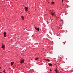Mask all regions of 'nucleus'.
<instances>
[{
    "label": "nucleus",
    "instance_id": "f257e3e1",
    "mask_svg": "<svg viewBox=\"0 0 73 73\" xmlns=\"http://www.w3.org/2000/svg\"><path fill=\"white\" fill-rule=\"evenodd\" d=\"M24 62V60L23 59L21 60L20 62L21 64H23Z\"/></svg>",
    "mask_w": 73,
    "mask_h": 73
},
{
    "label": "nucleus",
    "instance_id": "f03ea898",
    "mask_svg": "<svg viewBox=\"0 0 73 73\" xmlns=\"http://www.w3.org/2000/svg\"><path fill=\"white\" fill-rule=\"evenodd\" d=\"M35 29L36 30V31H39V28H37L36 27H35Z\"/></svg>",
    "mask_w": 73,
    "mask_h": 73
},
{
    "label": "nucleus",
    "instance_id": "7ed1b4c3",
    "mask_svg": "<svg viewBox=\"0 0 73 73\" xmlns=\"http://www.w3.org/2000/svg\"><path fill=\"white\" fill-rule=\"evenodd\" d=\"M25 9L26 10L25 12H27V11H28V7H25Z\"/></svg>",
    "mask_w": 73,
    "mask_h": 73
},
{
    "label": "nucleus",
    "instance_id": "20e7f679",
    "mask_svg": "<svg viewBox=\"0 0 73 73\" xmlns=\"http://www.w3.org/2000/svg\"><path fill=\"white\" fill-rule=\"evenodd\" d=\"M4 37H6V36H7V35H6V33L4 32Z\"/></svg>",
    "mask_w": 73,
    "mask_h": 73
},
{
    "label": "nucleus",
    "instance_id": "39448f33",
    "mask_svg": "<svg viewBox=\"0 0 73 73\" xmlns=\"http://www.w3.org/2000/svg\"><path fill=\"white\" fill-rule=\"evenodd\" d=\"M13 64H14V62H11V65H13Z\"/></svg>",
    "mask_w": 73,
    "mask_h": 73
},
{
    "label": "nucleus",
    "instance_id": "423d86ee",
    "mask_svg": "<svg viewBox=\"0 0 73 73\" xmlns=\"http://www.w3.org/2000/svg\"><path fill=\"white\" fill-rule=\"evenodd\" d=\"M50 14L52 16H54V13L51 12L50 13Z\"/></svg>",
    "mask_w": 73,
    "mask_h": 73
},
{
    "label": "nucleus",
    "instance_id": "0eeeda50",
    "mask_svg": "<svg viewBox=\"0 0 73 73\" xmlns=\"http://www.w3.org/2000/svg\"><path fill=\"white\" fill-rule=\"evenodd\" d=\"M2 48H3V49H4V48H5V45H2Z\"/></svg>",
    "mask_w": 73,
    "mask_h": 73
},
{
    "label": "nucleus",
    "instance_id": "6e6552de",
    "mask_svg": "<svg viewBox=\"0 0 73 73\" xmlns=\"http://www.w3.org/2000/svg\"><path fill=\"white\" fill-rule=\"evenodd\" d=\"M54 71H55L56 73H57V72H58V70H57V69L55 70Z\"/></svg>",
    "mask_w": 73,
    "mask_h": 73
},
{
    "label": "nucleus",
    "instance_id": "1a4fd4ad",
    "mask_svg": "<svg viewBox=\"0 0 73 73\" xmlns=\"http://www.w3.org/2000/svg\"><path fill=\"white\" fill-rule=\"evenodd\" d=\"M48 65L49 66H52V64L51 63H49V64H48Z\"/></svg>",
    "mask_w": 73,
    "mask_h": 73
},
{
    "label": "nucleus",
    "instance_id": "9d476101",
    "mask_svg": "<svg viewBox=\"0 0 73 73\" xmlns=\"http://www.w3.org/2000/svg\"><path fill=\"white\" fill-rule=\"evenodd\" d=\"M44 60L46 61H48L49 62V61H50V60L49 59H45Z\"/></svg>",
    "mask_w": 73,
    "mask_h": 73
},
{
    "label": "nucleus",
    "instance_id": "9b49d317",
    "mask_svg": "<svg viewBox=\"0 0 73 73\" xmlns=\"http://www.w3.org/2000/svg\"><path fill=\"white\" fill-rule=\"evenodd\" d=\"M21 18H22L23 20H24V16H21Z\"/></svg>",
    "mask_w": 73,
    "mask_h": 73
},
{
    "label": "nucleus",
    "instance_id": "f8f14e48",
    "mask_svg": "<svg viewBox=\"0 0 73 73\" xmlns=\"http://www.w3.org/2000/svg\"><path fill=\"white\" fill-rule=\"evenodd\" d=\"M38 58L37 57H36V58L35 59V60H38Z\"/></svg>",
    "mask_w": 73,
    "mask_h": 73
},
{
    "label": "nucleus",
    "instance_id": "ddd939ff",
    "mask_svg": "<svg viewBox=\"0 0 73 73\" xmlns=\"http://www.w3.org/2000/svg\"><path fill=\"white\" fill-rule=\"evenodd\" d=\"M52 4H54V2H52Z\"/></svg>",
    "mask_w": 73,
    "mask_h": 73
},
{
    "label": "nucleus",
    "instance_id": "4468645a",
    "mask_svg": "<svg viewBox=\"0 0 73 73\" xmlns=\"http://www.w3.org/2000/svg\"><path fill=\"white\" fill-rule=\"evenodd\" d=\"M3 72L5 73H6V72H5V70H3Z\"/></svg>",
    "mask_w": 73,
    "mask_h": 73
},
{
    "label": "nucleus",
    "instance_id": "2eb2a0df",
    "mask_svg": "<svg viewBox=\"0 0 73 73\" xmlns=\"http://www.w3.org/2000/svg\"><path fill=\"white\" fill-rule=\"evenodd\" d=\"M63 0H62V3H63Z\"/></svg>",
    "mask_w": 73,
    "mask_h": 73
},
{
    "label": "nucleus",
    "instance_id": "dca6fc26",
    "mask_svg": "<svg viewBox=\"0 0 73 73\" xmlns=\"http://www.w3.org/2000/svg\"><path fill=\"white\" fill-rule=\"evenodd\" d=\"M66 1L67 2H69V1Z\"/></svg>",
    "mask_w": 73,
    "mask_h": 73
},
{
    "label": "nucleus",
    "instance_id": "f3484780",
    "mask_svg": "<svg viewBox=\"0 0 73 73\" xmlns=\"http://www.w3.org/2000/svg\"><path fill=\"white\" fill-rule=\"evenodd\" d=\"M1 69V67H0V69Z\"/></svg>",
    "mask_w": 73,
    "mask_h": 73
},
{
    "label": "nucleus",
    "instance_id": "a211bd4d",
    "mask_svg": "<svg viewBox=\"0 0 73 73\" xmlns=\"http://www.w3.org/2000/svg\"><path fill=\"white\" fill-rule=\"evenodd\" d=\"M0 73H1V72L0 71Z\"/></svg>",
    "mask_w": 73,
    "mask_h": 73
},
{
    "label": "nucleus",
    "instance_id": "6ab92c4d",
    "mask_svg": "<svg viewBox=\"0 0 73 73\" xmlns=\"http://www.w3.org/2000/svg\"><path fill=\"white\" fill-rule=\"evenodd\" d=\"M50 71H51V69H50Z\"/></svg>",
    "mask_w": 73,
    "mask_h": 73
},
{
    "label": "nucleus",
    "instance_id": "aec40b11",
    "mask_svg": "<svg viewBox=\"0 0 73 73\" xmlns=\"http://www.w3.org/2000/svg\"><path fill=\"white\" fill-rule=\"evenodd\" d=\"M64 45L65 44V43H64Z\"/></svg>",
    "mask_w": 73,
    "mask_h": 73
}]
</instances>
